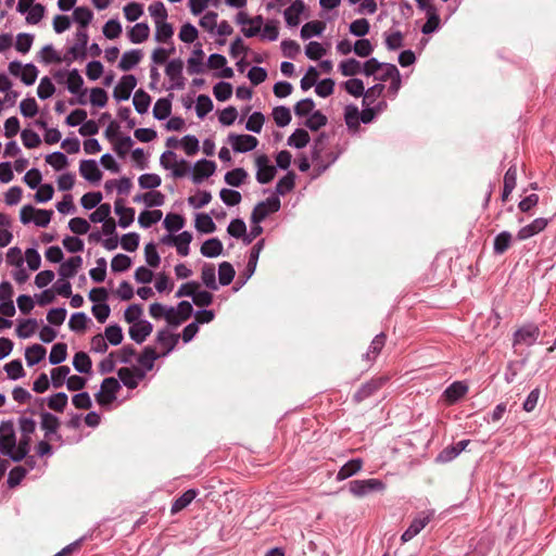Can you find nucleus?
I'll use <instances>...</instances> for the list:
<instances>
[{
  "mask_svg": "<svg viewBox=\"0 0 556 556\" xmlns=\"http://www.w3.org/2000/svg\"><path fill=\"white\" fill-rule=\"evenodd\" d=\"M271 114L278 127H286L291 122V112L285 105L274 108Z\"/></svg>",
  "mask_w": 556,
  "mask_h": 556,
  "instance_id": "09e8293b",
  "label": "nucleus"
},
{
  "mask_svg": "<svg viewBox=\"0 0 556 556\" xmlns=\"http://www.w3.org/2000/svg\"><path fill=\"white\" fill-rule=\"evenodd\" d=\"M67 395L64 392L55 393L47 399L41 400V405L47 402V405L50 409L56 413H63L65 407L67 406Z\"/></svg>",
  "mask_w": 556,
  "mask_h": 556,
  "instance_id": "7c9ffc66",
  "label": "nucleus"
},
{
  "mask_svg": "<svg viewBox=\"0 0 556 556\" xmlns=\"http://www.w3.org/2000/svg\"><path fill=\"white\" fill-rule=\"evenodd\" d=\"M430 521L428 516L415 518L401 536L402 542H408L415 538Z\"/></svg>",
  "mask_w": 556,
  "mask_h": 556,
  "instance_id": "a878e982",
  "label": "nucleus"
},
{
  "mask_svg": "<svg viewBox=\"0 0 556 556\" xmlns=\"http://www.w3.org/2000/svg\"><path fill=\"white\" fill-rule=\"evenodd\" d=\"M122 384H101L100 391L96 394V400L100 406H108L116 400Z\"/></svg>",
  "mask_w": 556,
  "mask_h": 556,
  "instance_id": "dca6fc26",
  "label": "nucleus"
},
{
  "mask_svg": "<svg viewBox=\"0 0 556 556\" xmlns=\"http://www.w3.org/2000/svg\"><path fill=\"white\" fill-rule=\"evenodd\" d=\"M325 29V24L320 21H312L304 24L301 28V37L306 40L314 36H319Z\"/></svg>",
  "mask_w": 556,
  "mask_h": 556,
  "instance_id": "58836bf2",
  "label": "nucleus"
},
{
  "mask_svg": "<svg viewBox=\"0 0 556 556\" xmlns=\"http://www.w3.org/2000/svg\"><path fill=\"white\" fill-rule=\"evenodd\" d=\"M132 104L139 114H144L150 108L151 97L143 89H138L134 94Z\"/></svg>",
  "mask_w": 556,
  "mask_h": 556,
  "instance_id": "f704fd0d",
  "label": "nucleus"
},
{
  "mask_svg": "<svg viewBox=\"0 0 556 556\" xmlns=\"http://www.w3.org/2000/svg\"><path fill=\"white\" fill-rule=\"evenodd\" d=\"M513 243V235L504 230L494 238L493 252L495 255L504 254Z\"/></svg>",
  "mask_w": 556,
  "mask_h": 556,
  "instance_id": "c85d7f7f",
  "label": "nucleus"
},
{
  "mask_svg": "<svg viewBox=\"0 0 556 556\" xmlns=\"http://www.w3.org/2000/svg\"><path fill=\"white\" fill-rule=\"evenodd\" d=\"M174 35V28L172 24L164 22L155 23V40L159 42H166Z\"/></svg>",
  "mask_w": 556,
  "mask_h": 556,
  "instance_id": "a18cd8bd",
  "label": "nucleus"
},
{
  "mask_svg": "<svg viewBox=\"0 0 556 556\" xmlns=\"http://www.w3.org/2000/svg\"><path fill=\"white\" fill-rule=\"evenodd\" d=\"M384 42L388 50H397L403 47V34L400 30L386 33Z\"/></svg>",
  "mask_w": 556,
  "mask_h": 556,
  "instance_id": "0e129e2a",
  "label": "nucleus"
},
{
  "mask_svg": "<svg viewBox=\"0 0 556 556\" xmlns=\"http://www.w3.org/2000/svg\"><path fill=\"white\" fill-rule=\"evenodd\" d=\"M541 330L533 323L526 324L518 328L513 336V348L518 352L521 348L532 346L539 339Z\"/></svg>",
  "mask_w": 556,
  "mask_h": 556,
  "instance_id": "7ed1b4c3",
  "label": "nucleus"
},
{
  "mask_svg": "<svg viewBox=\"0 0 556 556\" xmlns=\"http://www.w3.org/2000/svg\"><path fill=\"white\" fill-rule=\"evenodd\" d=\"M150 35V27L147 23H137L128 31V38L132 43L144 42Z\"/></svg>",
  "mask_w": 556,
  "mask_h": 556,
  "instance_id": "bb28decb",
  "label": "nucleus"
},
{
  "mask_svg": "<svg viewBox=\"0 0 556 556\" xmlns=\"http://www.w3.org/2000/svg\"><path fill=\"white\" fill-rule=\"evenodd\" d=\"M67 355V346L65 343H56L52 346L49 355V362L52 365L61 364Z\"/></svg>",
  "mask_w": 556,
  "mask_h": 556,
  "instance_id": "bf43d9fd",
  "label": "nucleus"
},
{
  "mask_svg": "<svg viewBox=\"0 0 556 556\" xmlns=\"http://www.w3.org/2000/svg\"><path fill=\"white\" fill-rule=\"evenodd\" d=\"M162 218V212L159 210L154 211H142L139 214L138 223L142 228H149L156 224Z\"/></svg>",
  "mask_w": 556,
  "mask_h": 556,
  "instance_id": "8fccbe9b",
  "label": "nucleus"
},
{
  "mask_svg": "<svg viewBox=\"0 0 556 556\" xmlns=\"http://www.w3.org/2000/svg\"><path fill=\"white\" fill-rule=\"evenodd\" d=\"M227 141L232 150L238 153L250 152L258 144L257 138L252 135L229 134Z\"/></svg>",
  "mask_w": 556,
  "mask_h": 556,
  "instance_id": "0eeeda50",
  "label": "nucleus"
},
{
  "mask_svg": "<svg viewBox=\"0 0 556 556\" xmlns=\"http://www.w3.org/2000/svg\"><path fill=\"white\" fill-rule=\"evenodd\" d=\"M326 124L327 117L320 111H315L312 114H309L304 123V125L307 128L315 131L325 126Z\"/></svg>",
  "mask_w": 556,
  "mask_h": 556,
  "instance_id": "052dcab7",
  "label": "nucleus"
},
{
  "mask_svg": "<svg viewBox=\"0 0 556 556\" xmlns=\"http://www.w3.org/2000/svg\"><path fill=\"white\" fill-rule=\"evenodd\" d=\"M548 220L543 217L535 218L529 225L523 226L517 233L518 240L529 239L546 228Z\"/></svg>",
  "mask_w": 556,
  "mask_h": 556,
  "instance_id": "4468645a",
  "label": "nucleus"
},
{
  "mask_svg": "<svg viewBox=\"0 0 556 556\" xmlns=\"http://www.w3.org/2000/svg\"><path fill=\"white\" fill-rule=\"evenodd\" d=\"M192 241V235L189 231H182L175 236V247L180 256H187L190 252L189 245Z\"/></svg>",
  "mask_w": 556,
  "mask_h": 556,
  "instance_id": "79ce46f5",
  "label": "nucleus"
},
{
  "mask_svg": "<svg viewBox=\"0 0 556 556\" xmlns=\"http://www.w3.org/2000/svg\"><path fill=\"white\" fill-rule=\"evenodd\" d=\"M216 170V164L214 161L201 159L193 165L192 181L194 184H201L204 179L211 177Z\"/></svg>",
  "mask_w": 556,
  "mask_h": 556,
  "instance_id": "9d476101",
  "label": "nucleus"
},
{
  "mask_svg": "<svg viewBox=\"0 0 556 556\" xmlns=\"http://www.w3.org/2000/svg\"><path fill=\"white\" fill-rule=\"evenodd\" d=\"M248 173L245 169L238 167L225 174V182L231 187H240L247 179Z\"/></svg>",
  "mask_w": 556,
  "mask_h": 556,
  "instance_id": "ea45409f",
  "label": "nucleus"
},
{
  "mask_svg": "<svg viewBox=\"0 0 556 556\" xmlns=\"http://www.w3.org/2000/svg\"><path fill=\"white\" fill-rule=\"evenodd\" d=\"M105 340L112 345H118L123 341V330L117 324L110 325L104 330Z\"/></svg>",
  "mask_w": 556,
  "mask_h": 556,
  "instance_id": "864d4df0",
  "label": "nucleus"
},
{
  "mask_svg": "<svg viewBox=\"0 0 556 556\" xmlns=\"http://www.w3.org/2000/svg\"><path fill=\"white\" fill-rule=\"evenodd\" d=\"M160 357V354L155 351V349L151 346H146L143 352L139 355L137 362L140 366V369H136L137 377L142 379L146 376V372L153 368L155 359Z\"/></svg>",
  "mask_w": 556,
  "mask_h": 556,
  "instance_id": "9b49d317",
  "label": "nucleus"
},
{
  "mask_svg": "<svg viewBox=\"0 0 556 556\" xmlns=\"http://www.w3.org/2000/svg\"><path fill=\"white\" fill-rule=\"evenodd\" d=\"M74 368L80 374H87L91 369V359L85 352H78L73 359Z\"/></svg>",
  "mask_w": 556,
  "mask_h": 556,
  "instance_id": "6e6d98bb",
  "label": "nucleus"
},
{
  "mask_svg": "<svg viewBox=\"0 0 556 556\" xmlns=\"http://www.w3.org/2000/svg\"><path fill=\"white\" fill-rule=\"evenodd\" d=\"M40 427L45 432L43 440L37 442V456L43 457L52 454L53 445L62 446L63 438L59 432L61 427L60 419L43 409L39 413Z\"/></svg>",
  "mask_w": 556,
  "mask_h": 556,
  "instance_id": "f257e3e1",
  "label": "nucleus"
},
{
  "mask_svg": "<svg viewBox=\"0 0 556 556\" xmlns=\"http://www.w3.org/2000/svg\"><path fill=\"white\" fill-rule=\"evenodd\" d=\"M195 228L202 233H212L216 230V225L208 214L199 213L195 216Z\"/></svg>",
  "mask_w": 556,
  "mask_h": 556,
  "instance_id": "4c0bfd02",
  "label": "nucleus"
},
{
  "mask_svg": "<svg viewBox=\"0 0 556 556\" xmlns=\"http://www.w3.org/2000/svg\"><path fill=\"white\" fill-rule=\"evenodd\" d=\"M213 93L218 101H227L232 94L230 83L219 81L213 87Z\"/></svg>",
  "mask_w": 556,
  "mask_h": 556,
  "instance_id": "69168bd1",
  "label": "nucleus"
},
{
  "mask_svg": "<svg viewBox=\"0 0 556 556\" xmlns=\"http://www.w3.org/2000/svg\"><path fill=\"white\" fill-rule=\"evenodd\" d=\"M79 173L86 180L93 184L99 182L102 177L94 160H83L79 164Z\"/></svg>",
  "mask_w": 556,
  "mask_h": 556,
  "instance_id": "2eb2a0df",
  "label": "nucleus"
},
{
  "mask_svg": "<svg viewBox=\"0 0 556 556\" xmlns=\"http://www.w3.org/2000/svg\"><path fill=\"white\" fill-rule=\"evenodd\" d=\"M384 343H386V336L384 333H379L377 334L370 345H369V349L367 351V353L364 355V357L367 359V361H372L375 359L378 354L381 352L382 348L384 346Z\"/></svg>",
  "mask_w": 556,
  "mask_h": 556,
  "instance_id": "de8ad7c7",
  "label": "nucleus"
},
{
  "mask_svg": "<svg viewBox=\"0 0 556 556\" xmlns=\"http://www.w3.org/2000/svg\"><path fill=\"white\" fill-rule=\"evenodd\" d=\"M89 320L84 312H77L71 316L68 327L74 332H83L86 330Z\"/></svg>",
  "mask_w": 556,
  "mask_h": 556,
  "instance_id": "49530a36",
  "label": "nucleus"
},
{
  "mask_svg": "<svg viewBox=\"0 0 556 556\" xmlns=\"http://www.w3.org/2000/svg\"><path fill=\"white\" fill-rule=\"evenodd\" d=\"M213 110V102L206 94H200L197 99L195 112L199 118H204Z\"/></svg>",
  "mask_w": 556,
  "mask_h": 556,
  "instance_id": "4d7b16f0",
  "label": "nucleus"
},
{
  "mask_svg": "<svg viewBox=\"0 0 556 556\" xmlns=\"http://www.w3.org/2000/svg\"><path fill=\"white\" fill-rule=\"evenodd\" d=\"M137 86V78L131 75H124L113 90V97L116 101H126L130 98L132 90Z\"/></svg>",
  "mask_w": 556,
  "mask_h": 556,
  "instance_id": "6e6552de",
  "label": "nucleus"
},
{
  "mask_svg": "<svg viewBox=\"0 0 556 556\" xmlns=\"http://www.w3.org/2000/svg\"><path fill=\"white\" fill-rule=\"evenodd\" d=\"M164 201H165V195L160 191L152 190V191H149V192L142 194V202L148 207L162 206L164 204Z\"/></svg>",
  "mask_w": 556,
  "mask_h": 556,
  "instance_id": "338daca9",
  "label": "nucleus"
},
{
  "mask_svg": "<svg viewBox=\"0 0 556 556\" xmlns=\"http://www.w3.org/2000/svg\"><path fill=\"white\" fill-rule=\"evenodd\" d=\"M263 248H264V239H261L251 249L249 261H248V264L245 267L247 278H250L254 274V271L256 269L257 261L260 257V253L263 250Z\"/></svg>",
  "mask_w": 556,
  "mask_h": 556,
  "instance_id": "72a5a7b5",
  "label": "nucleus"
},
{
  "mask_svg": "<svg viewBox=\"0 0 556 556\" xmlns=\"http://www.w3.org/2000/svg\"><path fill=\"white\" fill-rule=\"evenodd\" d=\"M93 18V12L87 7H77L73 12V20L78 24V29H86Z\"/></svg>",
  "mask_w": 556,
  "mask_h": 556,
  "instance_id": "c756f323",
  "label": "nucleus"
},
{
  "mask_svg": "<svg viewBox=\"0 0 556 556\" xmlns=\"http://www.w3.org/2000/svg\"><path fill=\"white\" fill-rule=\"evenodd\" d=\"M197 491L189 489L176 498L172 505L170 513L175 515L185 509L197 496Z\"/></svg>",
  "mask_w": 556,
  "mask_h": 556,
  "instance_id": "473e14b6",
  "label": "nucleus"
},
{
  "mask_svg": "<svg viewBox=\"0 0 556 556\" xmlns=\"http://www.w3.org/2000/svg\"><path fill=\"white\" fill-rule=\"evenodd\" d=\"M256 180L260 184H268L270 182L276 175V167L269 164V159L267 155L262 154L256 157Z\"/></svg>",
  "mask_w": 556,
  "mask_h": 556,
  "instance_id": "1a4fd4ad",
  "label": "nucleus"
},
{
  "mask_svg": "<svg viewBox=\"0 0 556 556\" xmlns=\"http://www.w3.org/2000/svg\"><path fill=\"white\" fill-rule=\"evenodd\" d=\"M203 56L204 52L200 47L193 49L191 56L187 60L188 74L194 75L204 72Z\"/></svg>",
  "mask_w": 556,
  "mask_h": 556,
  "instance_id": "b1692460",
  "label": "nucleus"
},
{
  "mask_svg": "<svg viewBox=\"0 0 556 556\" xmlns=\"http://www.w3.org/2000/svg\"><path fill=\"white\" fill-rule=\"evenodd\" d=\"M88 39L89 36L86 29H77L75 34V42L72 47H70L63 60L66 63H71L75 60L85 59L87 55L86 48L88 45Z\"/></svg>",
  "mask_w": 556,
  "mask_h": 556,
  "instance_id": "39448f33",
  "label": "nucleus"
},
{
  "mask_svg": "<svg viewBox=\"0 0 556 556\" xmlns=\"http://www.w3.org/2000/svg\"><path fill=\"white\" fill-rule=\"evenodd\" d=\"M63 76H66V87L71 93H78L81 91L83 85H84V79L76 68H74L67 73L59 72L55 75V77L58 79Z\"/></svg>",
  "mask_w": 556,
  "mask_h": 556,
  "instance_id": "aec40b11",
  "label": "nucleus"
},
{
  "mask_svg": "<svg viewBox=\"0 0 556 556\" xmlns=\"http://www.w3.org/2000/svg\"><path fill=\"white\" fill-rule=\"evenodd\" d=\"M115 214L119 216L118 226L122 228L129 227L135 218V210L132 207H126L123 199H116L114 203Z\"/></svg>",
  "mask_w": 556,
  "mask_h": 556,
  "instance_id": "f3484780",
  "label": "nucleus"
},
{
  "mask_svg": "<svg viewBox=\"0 0 556 556\" xmlns=\"http://www.w3.org/2000/svg\"><path fill=\"white\" fill-rule=\"evenodd\" d=\"M369 29L370 25L366 18L355 20L349 26L350 33L356 37L366 36L369 33Z\"/></svg>",
  "mask_w": 556,
  "mask_h": 556,
  "instance_id": "e2e57ef3",
  "label": "nucleus"
},
{
  "mask_svg": "<svg viewBox=\"0 0 556 556\" xmlns=\"http://www.w3.org/2000/svg\"><path fill=\"white\" fill-rule=\"evenodd\" d=\"M236 271L229 262H223L218 266V279L222 286H228L232 282Z\"/></svg>",
  "mask_w": 556,
  "mask_h": 556,
  "instance_id": "c03bdc74",
  "label": "nucleus"
},
{
  "mask_svg": "<svg viewBox=\"0 0 556 556\" xmlns=\"http://www.w3.org/2000/svg\"><path fill=\"white\" fill-rule=\"evenodd\" d=\"M138 184L142 189H155L161 186L162 179L157 174H142L138 179Z\"/></svg>",
  "mask_w": 556,
  "mask_h": 556,
  "instance_id": "774afa93",
  "label": "nucleus"
},
{
  "mask_svg": "<svg viewBox=\"0 0 556 556\" xmlns=\"http://www.w3.org/2000/svg\"><path fill=\"white\" fill-rule=\"evenodd\" d=\"M305 4L302 0H294L283 12L288 26L294 27L300 24V15L304 12Z\"/></svg>",
  "mask_w": 556,
  "mask_h": 556,
  "instance_id": "6ab92c4d",
  "label": "nucleus"
},
{
  "mask_svg": "<svg viewBox=\"0 0 556 556\" xmlns=\"http://www.w3.org/2000/svg\"><path fill=\"white\" fill-rule=\"evenodd\" d=\"M131 266V258L126 254H116L111 261V269L115 273L126 271Z\"/></svg>",
  "mask_w": 556,
  "mask_h": 556,
  "instance_id": "680f3d73",
  "label": "nucleus"
},
{
  "mask_svg": "<svg viewBox=\"0 0 556 556\" xmlns=\"http://www.w3.org/2000/svg\"><path fill=\"white\" fill-rule=\"evenodd\" d=\"M295 185V174L293 172H288L282 178H280L276 185V193L279 195H285L290 192Z\"/></svg>",
  "mask_w": 556,
  "mask_h": 556,
  "instance_id": "37998d69",
  "label": "nucleus"
},
{
  "mask_svg": "<svg viewBox=\"0 0 556 556\" xmlns=\"http://www.w3.org/2000/svg\"><path fill=\"white\" fill-rule=\"evenodd\" d=\"M427 22L421 27V33L425 35L431 34L439 28L440 25V15L437 10H430L426 12Z\"/></svg>",
  "mask_w": 556,
  "mask_h": 556,
  "instance_id": "3c124183",
  "label": "nucleus"
},
{
  "mask_svg": "<svg viewBox=\"0 0 556 556\" xmlns=\"http://www.w3.org/2000/svg\"><path fill=\"white\" fill-rule=\"evenodd\" d=\"M153 326L148 320H138L129 328V337L136 343L141 344L151 334Z\"/></svg>",
  "mask_w": 556,
  "mask_h": 556,
  "instance_id": "f8f14e48",
  "label": "nucleus"
},
{
  "mask_svg": "<svg viewBox=\"0 0 556 556\" xmlns=\"http://www.w3.org/2000/svg\"><path fill=\"white\" fill-rule=\"evenodd\" d=\"M384 483L380 479L353 480L349 483L350 492L357 497L365 496L372 492L382 491Z\"/></svg>",
  "mask_w": 556,
  "mask_h": 556,
  "instance_id": "423d86ee",
  "label": "nucleus"
},
{
  "mask_svg": "<svg viewBox=\"0 0 556 556\" xmlns=\"http://www.w3.org/2000/svg\"><path fill=\"white\" fill-rule=\"evenodd\" d=\"M71 372L68 366H59L51 370V382H86L85 378L80 376L67 377Z\"/></svg>",
  "mask_w": 556,
  "mask_h": 556,
  "instance_id": "393cba45",
  "label": "nucleus"
},
{
  "mask_svg": "<svg viewBox=\"0 0 556 556\" xmlns=\"http://www.w3.org/2000/svg\"><path fill=\"white\" fill-rule=\"evenodd\" d=\"M468 392V384H450L443 392L442 399L446 405H453Z\"/></svg>",
  "mask_w": 556,
  "mask_h": 556,
  "instance_id": "4be33fe9",
  "label": "nucleus"
},
{
  "mask_svg": "<svg viewBox=\"0 0 556 556\" xmlns=\"http://www.w3.org/2000/svg\"><path fill=\"white\" fill-rule=\"evenodd\" d=\"M142 56L143 53L140 49L126 51L119 60L118 68L124 72L130 71L141 61Z\"/></svg>",
  "mask_w": 556,
  "mask_h": 556,
  "instance_id": "412c9836",
  "label": "nucleus"
},
{
  "mask_svg": "<svg viewBox=\"0 0 556 556\" xmlns=\"http://www.w3.org/2000/svg\"><path fill=\"white\" fill-rule=\"evenodd\" d=\"M16 438L14 427L11 421H1L0 424V452L13 462H21L25 458V451H15Z\"/></svg>",
  "mask_w": 556,
  "mask_h": 556,
  "instance_id": "f03ea898",
  "label": "nucleus"
},
{
  "mask_svg": "<svg viewBox=\"0 0 556 556\" xmlns=\"http://www.w3.org/2000/svg\"><path fill=\"white\" fill-rule=\"evenodd\" d=\"M470 443V440H462L456 444L448 445L443 448L437 456V460L440 463H447L456 458Z\"/></svg>",
  "mask_w": 556,
  "mask_h": 556,
  "instance_id": "a211bd4d",
  "label": "nucleus"
},
{
  "mask_svg": "<svg viewBox=\"0 0 556 556\" xmlns=\"http://www.w3.org/2000/svg\"><path fill=\"white\" fill-rule=\"evenodd\" d=\"M363 467V460L361 458H354L344 464L337 473V480L343 481L353 475L357 473Z\"/></svg>",
  "mask_w": 556,
  "mask_h": 556,
  "instance_id": "cd10ccee",
  "label": "nucleus"
},
{
  "mask_svg": "<svg viewBox=\"0 0 556 556\" xmlns=\"http://www.w3.org/2000/svg\"><path fill=\"white\" fill-rule=\"evenodd\" d=\"M339 68L343 76H354L362 72V65L359 61L351 58L342 61Z\"/></svg>",
  "mask_w": 556,
  "mask_h": 556,
  "instance_id": "13d9d810",
  "label": "nucleus"
},
{
  "mask_svg": "<svg viewBox=\"0 0 556 556\" xmlns=\"http://www.w3.org/2000/svg\"><path fill=\"white\" fill-rule=\"evenodd\" d=\"M163 225L169 232H176L184 228L185 218L179 214L169 213L164 218Z\"/></svg>",
  "mask_w": 556,
  "mask_h": 556,
  "instance_id": "5fc2aeb1",
  "label": "nucleus"
},
{
  "mask_svg": "<svg viewBox=\"0 0 556 556\" xmlns=\"http://www.w3.org/2000/svg\"><path fill=\"white\" fill-rule=\"evenodd\" d=\"M81 265H83L81 256H79V255L72 256L68 260H66L65 262L61 263L60 268H59V275L62 278H72L77 274V271L81 267Z\"/></svg>",
  "mask_w": 556,
  "mask_h": 556,
  "instance_id": "5701e85b",
  "label": "nucleus"
},
{
  "mask_svg": "<svg viewBox=\"0 0 556 556\" xmlns=\"http://www.w3.org/2000/svg\"><path fill=\"white\" fill-rule=\"evenodd\" d=\"M178 338L177 334L172 333L168 329L160 330L156 336V343L162 349V352L159 353L160 356H165L170 353L178 343Z\"/></svg>",
  "mask_w": 556,
  "mask_h": 556,
  "instance_id": "ddd939ff",
  "label": "nucleus"
},
{
  "mask_svg": "<svg viewBox=\"0 0 556 556\" xmlns=\"http://www.w3.org/2000/svg\"><path fill=\"white\" fill-rule=\"evenodd\" d=\"M184 61L179 58L172 59L167 62L165 74L169 79L170 85L168 90H182L186 86V78L182 75Z\"/></svg>",
  "mask_w": 556,
  "mask_h": 556,
  "instance_id": "20e7f679",
  "label": "nucleus"
},
{
  "mask_svg": "<svg viewBox=\"0 0 556 556\" xmlns=\"http://www.w3.org/2000/svg\"><path fill=\"white\" fill-rule=\"evenodd\" d=\"M200 251L205 257H216L223 252V243L218 238H211L203 242Z\"/></svg>",
  "mask_w": 556,
  "mask_h": 556,
  "instance_id": "2f4dec72",
  "label": "nucleus"
},
{
  "mask_svg": "<svg viewBox=\"0 0 556 556\" xmlns=\"http://www.w3.org/2000/svg\"><path fill=\"white\" fill-rule=\"evenodd\" d=\"M201 279L205 287L210 290L216 291L218 289V285L216 282L215 266L213 264L203 265L201 270Z\"/></svg>",
  "mask_w": 556,
  "mask_h": 556,
  "instance_id": "c9c22d12",
  "label": "nucleus"
},
{
  "mask_svg": "<svg viewBox=\"0 0 556 556\" xmlns=\"http://www.w3.org/2000/svg\"><path fill=\"white\" fill-rule=\"evenodd\" d=\"M309 142V135L305 129L298 128L295 129L291 136L288 138V146L294 147L296 149H302L306 147Z\"/></svg>",
  "mask_w": 556,
  "mask_h": 556,
  "instance_id": "a19ab883",
  "label": "nucleus"
},
{
  "mask_svg": "<svg viewBox=\"0 0 556 556\" xmlns=\"http://www.w3.org/2000/svg\"><path fill=\"white\" fill-rule=\"evenodd\" d=\"M113 149L119 157H125L129 149L134 146V141L129 136H122L112 141Z\"/></svg>",
  "mask_w": 556,
  "mask_h": 556,
  "instance_id": "603ef678",
  "label": "nucleus"
},
{
  "mask_svg": "<svg viewBox=\"0 0 556 556\" xmlns=\"http://www.w3.org/2000/svg\"><path fill=\"white\" fill-rule=\"evenodd\" d=\"M172 101L169 98L159 99L153 108V116L155 119L163 121L170 115Z\"/></svg>",
  "mask_w": 556,
  "mask_h": 556,
  "instance_id": "e433bc0d",
  "label": "nucleus"
}]
</instances>
